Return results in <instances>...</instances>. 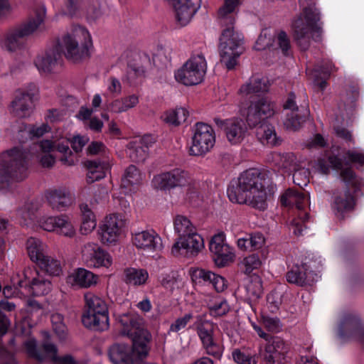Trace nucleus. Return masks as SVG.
<instances>
[{"mask_svg":"<svg viewBox=\"0 0 364 364\" xmlns=\"http://www.w3.org/2000/svg\"><path fill=\"white\" fill-rule=\"evenodd\" d=\"M118 321L122 326L121 333L132 341V348L124 344H114L109 350V356L114 364H140L149 355L151 335L146 329L143 319L123 314Z\"/></svg>","mask_w":364,"mask_h":364,"instance_id":"obj_1","label":"nucleus"},{"mask_svg":"<svg viewBox=\"0 0 364 364\" xmlns=\"http://www.w3.org/2000/svg\"><path fill=\"white\" fill-rule=\"evenodd\" d=\"M27 155L20 148L14 147L0 156V189L10 182L21 181L27 176Z\"/></svg>","mask_w":364,"mask_h":364,"instance_id":"obj_2","label":"nucleus"},{"mask_svg":"<svg viewBox=\"0 0 364 364\" xmlns=\"http://www.w3.org/2000/svg\"><path fill=\"white\" fill-rule=\"evenodd\" d=\"M46 16V9L38 7L33 16H30L27 20L8 30L3 41L4 47L9 52H14L24 46V41L33 35L43 23Z\"/></svg>","mask_w":364,"mask_h":364,"instance_id":"obj_3","label":"nucleus"},{"mask_svg":"<svg viewBox=\"0 0 364 364\" xmlns=\"http://www.w3.org/2000/svg\"><path fill=\"white\" fill-rule=\"evenodd\" d=\"M320 21V13L316 7V3L307 4L302 12L292 23L294 38L301 50H306L310 46L311 32L320 33L321 27L318 25Z\"/></svg>","mask_w":364,"mask_h":364,"instance_id":"obj_4","label":"nucleus"},{"mask_svg":"<svg viewBox=\"0 0 364 364\" xmlns=\"http://www.w3.org/2000/svg\"><path fill=\"white\" fill-rule=\"evenodd\" d=\"M92 41L89 32L80 26L75 27L63 38L62 48L65 58L74 63H79L90 58L89 49Z\"/></svg>","mask_w":364,"mask_h":364,"instance_id":"obj_5","label":"nucleus"},{"mask_svg":"<svg viewBox=\"0 0 364 364\" xmlns=\"http://www.w3.org/2000/svg\"><path fill=\"white\" fill-rule=\"evenodd\" d=\"M220 63L228 70H232L237 63V58L244 51L243 38L236 32L232 25L223 29L219 38Z\"/></svg>","mask_w":364,"mask_h":364,"instance_id":"obj_6","label":"nucleus"},{"mask_svg":"<svg viewBox=\"0 0 364 364\" xmlns=\"http://www.w3.org/2000/svg\"><path fill=\"white\" fill-rule=\"evenodd\" d=\"M85 299L87 309L82 316L84 326L97 331L107 330L109 318L108 309L105 301L91 292L85 294Z\"/></svg>","mask_w":364,"mask_h":364,"instance_id":"obj_7","label":"nucleus"},{"mask_svg":"<svg viewBox=\"0 0 364 364\" xmlns=\"http://www.w3.org/2000/svg\"><path fill=\"white\" fill-rule=\"evenodd\" d=\"M264 176L256 168H250L244 171L237 181L228 189L229 199L234 203L243 204L247 202V196L258 188H263Z\"/></svg>","mask_w":364,"mask_h":364,"instance_id":"obj_8","label":"nucleus"},{"mask_svg":"<svg viewBox=\"0 0 364 364\" xmlns=\"http://www.w3.org/2000/svg\"><path fill=\"white\" fill-rule=\"evenodd\" d=\"M207 69V63L202 54L193 55L175 75L176 80L185 85L200 83Z\"/></svg>","mask_w":364,"mask_h":364,"instance_id":"obj_9","label":"nucleus"},{"mask_svg":"<svg viewBox=\"0 0 364 364\" xmlns=\"http://www.w3.org/2000/svg\"><path fill=\"white\" fill-rule=\"evenodd\" d=\"M25 347L28 355L39 362L51 360L59 364H75L73 358L70 355L58 357L56 346L48 341H44L38 346L36 340L30 339L25 343Z\"/></svg>","mask_w":364,"mask_h":364,"instance_id":"obj_10","label":"nucleus"},{"mask_svg":"<svg viewBox=\"0 0 364 364\" xmlns=\"http://www.w3.org/2000/svg\"><path fill=\"white\" fill-rule=\"evenodd\" d=\"M274 114V104L267 97L250 101L246 114V122L250 128L259 127Z\"/></svg>","mask_w":364,"mask_h":364,"instance_id":"obj_11","label":"nucleus"},{"mask_svg":"<svg viewBox=\"0 0 364 364\" xmlns=\"http://www.w3.org/2000/svg\"><path fill=\"white\" fill-rule=\"evenodd\" d=\"M215 142L213 128L207 124L198 122L196 124L189 153L192 156L203 155L213 147Z\"/></svg>","mask_w":364,"mask_h":364,"instance_id":"obj_12","label":"nucleus"},{"mask_svg":"<svg viewBox=\"0 0 364 364\" xmlns=\"http://www.w3.org/2000/svg\"><path fill=\"white\" fill-rule=\"evenodd\" d=\"M196 325L206 353L219 360L222 356L223 348L214 341L215 325L212 322L205 320L203 316L197 317Z\"/></svg>","mask_w":364,"mask_h":364,"instance_id":"obj_13","label":"nucleus"},{"mask_svg":"<svg viewBox=\"0 0 364 364\" xmlns=\"http://www.w3.org/2000/svg\"><path fill=\"white\" fill-rule=\"evenodd\" d=\"M203 248V239L195 231L184 237H178L172 246L171 254L175 257L182 255L187 257H195Z\"/></svg>","mask_w":364,"mask_h":364,"instance_id":"obj_14","label":"nucleus"},{"mask_svg":"<svg viewBox=\"0 0 364 364\" xmlns=\"http://www.w3.org/2000/svg\"><path fill=\"white\" fill-rule=\"evenodd\" d=\"M287 347L282 339L274 337L264 348L259 350V356L265 364H286Z\"/></svg>","mask_w":364,"mask_h":364,"instance_id":"obj_15","label":"nucleus"},{"mask_svg":"<svg viewBox=\"0 0 364 364\" xmlns=\"http://www.w3.org/2000/svg\"><path fill=\"white\" fill-rule=\"evenodd\" d=\"M284 108L290 109L291 113L287 114V118L284 122L287 129L291 130H296L301 124L306 121L309 114L307 105L301 106L300 108L296 106L295 102V95L290 92Z\"/></svg>","mask_w":364,"mask_h":364,"instance_id":"obj_16","label":"nucleus"},{"mask_svg":"<svg viewBox=\"0 0 364 364\" xmlns=\"http://www.w3.org/2000/svg\"><path fill=\"white\" fill-rule=\"evenodd\" d=\"M218 127L223 129L228 140L233 144L240 143L247 133V128L245 122L240 118H232L226 120L215 119Z\"/></svg>","mask_w":364,"mask_h":364,"instance_id":"obj_17","label":"nucleus"},{"mask_svg":"<svg viewBox=\"0 0 364 364\" xmlns=\"http://www.w3.org/2000/svg\"><path fill=\"white\" fill-rule=\"evenodd\" d=\"M124 225L125 220L122 215L114 213L107 216L101 226L102 242L107 244L115 242Z\"/></svg>","mask_w":364,"mask_h":364,"instance_id":"obj_18","label":"nucleus"},{"mask_svg":"<svg viewBox=\"0 0 364 364\" xmlns=\"http://www.w3.org/2000/svg\"><path fill=\"white\" fill-rule=\"evenodd\" d=\"M209 249L213 255L214 262L218 267H225L234 259L235 255L229 245L224 242L223 234L215 235L212 237Z\"/></svg>","mask_w":364,"mask_h":364,"instance_id":"obj_19","label":"nucleus"},{"mask_svg":"<svg viewBox=\"0 0 364 364\" xmlns=\"http://www.w3.org/2000/svg\"><path fill=\"white\" fill-rule=\"evenodd\" d=\"M191 180L188 173L181 169H174L154 178L158 188L164 190L190 185Z\"/></svg>","mask_w":364,"mask_h":364,"instance_id":"obj_20","label":"nucleus"},{"mask_svg":"<svg viewBox=\"0 0 364 364\" xmlns=\"http://www.w3.org/2000/svg\"><path fill=\"white\" fill-rule=\"evenodd\" d=\"M40 226L46 231H58L60 234L71 237L75 234L70 218L65 215L48 217L40 220Z\"/></svg>","mask_w":364,"mask_h":364,"instance_id":"obj_21","label":"nucleus"},{"mask_svg":"<svg viewBox=\"0 0 364 364\" xmlns=\"http://www.w3.org/2000/svg\"><path fill=\"white\" fill-rule=\"evenodd\" d=\"M82 255L90 266L95 267H109L112 264L109 255L94 244L85 245L82 250Z\"/></svg>","mask_w":364,"mask_h":364,"instance_id":"obj_22","label":"nucleus"},{"mask_svg":"<svg viewBox=\"0 0 364 364\" xmlns=\"http://www.w3.org/2000/svg\"><path fill=\"white\" fill-rule=\"evenodd\" d=\"M32 105L33 95L28 92H18L11 104V112L15 116L23 118L30 115Z\"/></svg>","mask_w":364,"mask_h":364,"instance_id":"obj_23","label":"nucleus"},{"mask_svg":"<svg viewBox=\"0 0 364 364\" xmlns=\"http://www.w3.org/2000/svg\"><path fill=\"white\" fill-rule=\"evenodd\" d=\"M133 243L139 249L143 250H159L162 244L161 238L154 232L141 231L134 234Z\"/></svg>","mask_w":364,"mask_h":364,"instance_id":"obj_24","label":"nucleus"},{"mask_svg":"<svg viewBox=\"0 0 364 364\" xmlns=\"http://www.w3.org/2000/svg\"><path fill=\"white\" fill-rule=\"evenodd\" d=\"M61 55L58 47L47 50L42 56L38 57L36 65L38 68L45 73H50L58 64Z\"/></svg>","mask_w":364,"mask_h":364,"instance_id":"obj_25","label":"nucleus"},{"mask_svg":"<svg viewBox=\"0 0 364 364\" xmlns=\"http://www.w3.org/2000/svg\"><path fill=\"white\" fill-rule=\"evenodd\" d=\"M304 265H296L287 272L286 279L289 283L299 287L311 286L314 282L311 273H306Z\"/></svg>","mask_w":364,"mask_h":364,"instance_id":"obj_26","label":"nucleus"},{"mask_svg":"<svg viewBox=\"0 0 364 364\" xmlns=\"http://www.w3.org/2000/svg\"><path fill=\"white\" fill-rule=\"evenodd\" d=\"M334 206L337 213H339L340 219L344 218L343 213L352 211L355 206V198L350 193V190L338 193L334 197Z\"/></svg>","mask_w":364,"mask_h":364,"instance_id":"obj_27","label":"nucleus"},{"mask_svg":"<svg viewBox=\"0 0 364 364\" xmlns=\"http://www.w3.org/2000/svg\"><path fill=\"white\" fill-rule=\"evenodd\" d=\"M126 58L128 59L129 68L134 72L136 75H141L145 72L146 66L149 63V58L146 54L127 50L125 52Z\"/></svg>","mask_w":364,"mask_h":364,"instance_id":"obj_28","label":"nucleus"},{"mask_svg":"<svg viewBox=\"0 0 364 364\" xmlns=\"http://www.w3.org/2000/svg\"><path fill=\"white\" fill-rule=\"evenodd\" d=\"M46 198L52 209L59 211L64 210L71 203L69 193L60 189L48 191Z\"/></svg>","mask_w":364,"mask_h":364,"instance_id":"obj_29","label":"nucleus"},{"mask_svg":"<svg viewBox=\"0 0 364 364\" xmlns=\"http://www.w3.org/2000/svg\"><path fill=\"white\" fill-rule=\"evenodd\" d=\"M51 289L50 282L48 280L34 277L29 283L28 287H25L24 291H20L23 296H41L47 294Z\"/></svg>","mask_w":364,"mask_h":364,"instance_id":"obj_30","label":"nucleus"},{"mask_svg":"<svg viewBox=\"0 0 364 364\" xmlns=\"http://www.w3.org/2000/svg\"><path fill=\"white\" fill-rule=\"evenodd\" d=\"M288 160L290 161L289 164H284L285 168L294 171L293 181L294 183L298 186L303 188L309 183L310 171L308 168H296V164L295 161V156L293 154L287 156Z\"/></svg>","mask_w":364,"mask_h":364,"instance_id":"obj_31","label":"nucleus"},{"mask_svg":"<svg viewBox=\"0 0 364 364\" xmlns=\"http://www.w3.org/2000/svg\"><path fill=\"white\" fill-rule=\"evenodd\" d=\"M269 89L268 80L258 76L252 77L249 82L242 85L240 89V92L245 95L267 92Z\"/></svg>","mask_w":364,"mask_h":364,"instance_id":"obj_32","label":"nucleus"},{"mask_svg":"<svg viewBox=\"0 0 364 364\" xmlns=\"http://www.w3.org/2000/svg\"><path fill=\"white\" fill-rule=\"evenodd\" d=\"M26 245L31 259L36 264L48 255L46 245L37 238H29Z\"/></svg>","mask_w":364,"mask_h":364,"instance_id":"obj_33","label":"nucleus"},{"mask_svg":"<svg viewBox=\"0 0 364 364\" xmlns=\"http://www.w3.org/2000/svg\"><path fill=\"white\" fill-rule=\"evenodd\" d=\"M305 198L304 193L289 188L282 195L280 200L281 203L286 207L295 205L298 210H301L304 207Z\"/></svg>","mask_w":364,"mask_h":364,"instance_id":"obj_34","label":"nucleus"},{"mask_svg":"<svg viewBox=\"0 0 364 364\" xmlns=\"http://www.w3.org/2000/svg\"><path fill=\"white\" fill-rule=\"evenodd\" d=\"M124 275L125 283L134 286L144 284L149 278V274L146 269L133 267L126 268L124 270Z\"/></svg>","mask_w":364,"mask_h":364,"instance_id":"obj_35","label":"nucleus"},{"mask_svg":"<svg viewBox=\"0 0 364 364\" xmlns=\"http://www.w3.org/2000/svg\"><path fill=\"white\" fill-rule=\"evenodd\" d=\"M146 137L144 136L139 141H131L127 145V153L130 159L134 162H142L147 156V147H144V142Z\"/></svg>","mask_w":364,"mask_h":364,"instance_id":"obj_36","label":"nucleus"},{"mask_svg":"<svg viewBox=\"0 0 364 364\" xmlns=\"http://www.w3.org/2000/svg\"><path fill=\"white\" fill-rule=\"evenodd\" d=\"M73 282L82 288H88L97 283V277L92 272L83 269H77L70 277Z\"/></svg>","mask_w":364,"mask_h":364,"instance_id":"obj_37","label":"nucleus"},{"mask_svg":"<svg viewBox=\"0 0 364 364\" xmlns=\"http://www.w3.org/2000/svg\"><path fill=\"white\" fill-rule=\"evenodd\" d=\"M173 6L176 13V20L181 26L187 25L199 8L185 6L174 1H173Z\"/></svg>","mask_w":364,"mask_h":364,"instance_id":"obj_38","label":"nucleus"},{"mask_svg":"<svg viewBox=\"0 0 364 364\" xmlns=\"http://www.w3.org/2000/svg\"><path fill=\"white\" fill-rule=\"evenodd\" d=\"M82 225L80 230L83 234H87L94 230L96 227L95 216L91 208L86 203H82L80 205Z\"/></svg>","mask_w":364,"mask_h":364,"instance_id":"obj_39","label":"nucleus"},{"mask_svg":"<svg viewBox=\"0 0 364 364\" xmlns=\"http://www.w3.org/2000/svg\"><path fill=\"white\" fill-rule=\"evenodd\" d=\"M37 265L42 271L51 276H59L63 272L60 262L48 255L41 259Z\"/></svg>","mask_w":364,"mask_h":364,"instance_id":"obj_40","label":"nucleus"},{"mask_svg":"<svg viewBox=\"0 0 364 364\" xmlns=\"http://www.w3.org/2000/svg\"><path fill=\"white\" fill-rule=\"evenodd\" d=\"M258 189L259 190L252 192V194L248 195L247 202L244 203L248 204L255 209L264 210L267 207V193L265 191L264 185L263 188Z\"/></svg>","mask_w":364,"mask_h":364,"instance_id":"obj_41","label":"nucleus"},{"mask_svg":"<svg viewBox=\"0 0 364 364\" xmlns=\"http://www.w3.org/2000/svg\"><path fill=\"white\" fill-rule=\"evenodd\" d=\"M188 116V112L182 107L166 112L164 114V121L170 126L178 127L184 122Z\"/></svg>","mask_w":364,"mask_h":364,"instance_id":"obj_42","label":"nucleus"},{"mask_svg":"<svg viewBox=\"0 0 364 364\" xmlns=\"http://www.w3.org/2000/svg\"><path fill=\"white\" fill-rule=\"evenodd\" d=\"M138 102V96L132 95L114 100L110 105V109L114 112L121 113L135 107Z\"/></svg>","mask_w":364,"mask_h":364,"instance_id":"obj_43","label":"nucleus"},{"mask_svg":"<svg viewBox=\"0 0 364 364\" xmlns=\"http://www.w3.org/2000/svg\"><path fill=\"white\" fill-rule=\"evenodd\" d=\"M88 170L87 179L90 182L102 178L105 176L103 171L105 164L97 160H87L84 162Z\"/></svg>","mask_w":364,"mask_h":364,"instance_id":"obj_44","label":"nucleus"},{"mask_svg":"<svg viewBox=\"0 0 364 364\" xmlns=\"http://www.w3.org/2000/svg\"><path fill=\"white\" fill-rule=\"evenodd\" d=\"M239 4L240 0H225L223 6L219 9L218 12L219 18L224 21V23L232 25L235 22V18L232 17V14Z\"/></svg>","mask_w":364,"mask_h":364,"instance_id":"obj_45","label":"nucleus"},{"mask_svg":"<svg viewBox=\"0 0 364 364\" xmlns=\"http://www.w3.org/2000/svg\"><path fill=\"white\" fill-rule=\"evenodd\" d=\"M174 229L178 234L179 237H184L191 232L196 231V227L192 224L191 220L183 216L177 215L174 220Z\"/></svg>","mask_w":364,"mask_h":364,"instance_id":"obj_46","label":"nucleus"},{"mask_svg":"<svg viewBox=\"0 0 364 364\" xmlns=\"http://www.w3.org/2000/svg\"><path fill=\"white\" fill-rule=\"evenodd\" d=\"M141 180V174L138 168L130 165L125 170L124 174L122 178L121 187L130 188L132 186L138 184Z\"/></svg>","mask_w":364,"mask_h":364,"instance_id":"obj_47","label":"nucleus"},{"mask_svg":"<svg viewBox=\"0 0 364 364\" xmlns=\"http://www.w3.org/2000/svg\"><path fill=\"white\" fill-rule=\"evenodd\" d=\"M340 177L346 184V190L353 188L355 192L360 189L361 182L351 168L347 167L342 169L340 172Z\"/></svg>","mask_w":364,"mask_h":364,"instance_id":"obj_48","label":"nucleus"},{"mask_svg":"<svg viewBox=\"0 0 364 364\" xmlns=\"http://www.w3.org/2000/svg\"><path fill=\"white\" fill-rule=\"evenodd\" d=\"M257 134L262 140H265L267 144L276 145L277 144V138L276 136L274 127L269 124H264L258 127Z\"/></svg>","mask_w":364,"mask_h":364,"instance_id":"obj_49","label":"nucleus"},{"mask_svg":"<svg viewBox=\"0 0 364 364\" xmlns=\"http://www.w3.org/2000/svg\"><path fill=\"white\" fill-rule=\"evenodd\" d=\"M51 322L53 329L60 340H64L68 335V329L63 323V316L60 314H56L51 316Z\"/></svg>","mask_w":364,"mask_h":364,"instance_id":"obj_50","label":"nucleus"},{"mask_svg":"<svg viewBox=\"0 0 364 364\" xmlns=\"http://www.w3.org/2000/svg\"><path fill=\"white\" fill-rule=\"evenodd\" d=\"M39 208L40 205L37 202H28L18 210V214L25 221H33Z\"/></svg>","mask_w":364,"mask_h":364,"instance_id":"obj_51","label":"nucleus"},{"mask_svg":"<svg viewBox=\"0 0 364 364\" xmlns=\"http://www.w3.org/2000/svg\"><path fill=\"white\" fill-rule=\"evenodd\" d=\"M360 326V320L358 317L353 314H346L343 317L341 322V335L343 334V331H354L358 330Z\"/></svg>","mask_w":364,"mask_h":364,"instance_id":"obj_52","label":"nucleus"},{"mask_svg":"<svg viewBox=\"0 0 364 364\" xmlns=\"http://www.w3.org/2000/svg\"><path fill=\"white\" fill-rule=\"evenodd\" d=\"M242 265L244 267V272L249 274L254 269H258L262 265V262L257 254H252L244 258Z\"/></svg>","mask_w":364,"mask_h":364,"instance_id":"obj_53","label":"nucleus"},{"mask_svg":"<svg viewBox=\"0 0 364 364\" xmlns=\"http://www.w3.org/2000/svg\"><path fill=\"white\" fill-rule=\"evenodd\" d=\"M277 44L282 50L284 55H288L289 54V50L291 48L290 41L285 31H280L278 33L277 36Z\"/></svg>","mask_w":364,"mask_h":364,"instance_id":"obj_54","label":"nucleus"},{"mask_svg":"<svg viewBox=\"0 0 364 364\" xmlns=\"http://www.w3.org/2000/svg\"><path fill=\"white\" fill-rule=\"evenodd\" d=\"M210 314L213 316H221L229 311V306L225 301H220L209 306Z\"/></svg>","mask_w":364,"mask_h":364,"instance_id":"obj_55","label":"nucleus"},{"mask_svg":"<svg viewBox=\"0 0 364 364\" xmlns=\"http://www.w3.org/2000/svg\"><path fill=\"white\" fill-rule=\"evenodd\" d=\"M234 360L238 364H256V360L249 355H245L239 349H236L232 353Z\"/></svg>","mask_w":364,"mask_h":364,"instance_id":"obj_56","label":"nucleus"},{"mask_svg":"<svg viewBox=\"0 0 364 364\" xmlns=\"http://www.w3.org/2000/svg\"><path fill=\"white\" fill-rule=\"evenodd\" d=\"M190 182H191V180ZM188 186V188L186 193V200L192 205H198L201 199L197 189L194 186H191V183Z\"/></svg>","mask_w":364,"mask_h":364,"instance_id":"obj_57","label":"nucleus"},{"mask_svg":"<svg viewBox=\"0 0 364 364\" xmlns=\"http://www.w3.org/2000/svg\"><path fill=\"white\" fill-rule=\"evenodd\" d=\"M193 318L191 314H187L182 318H178L176 321L171 325L170 331L178 332L181 328L186 327L188 322Z\"/></svg>","mask_w":364,"mask_h":364,"instance_id":"obj_58","label":"nucleus"},{"mask_svg":"<svg viewBox=\"0 0 364 364\" xmlns=\"http://www.w3.org/2000/svg\"><path fill=\"white\" fill-rule=\"evenodd\" d=\"M334 68L335 67L331 61H323V64L318 65L314 70L318 75H323L326 77L330 75Z\"/></svg>","mask_w":364,"mask_h":364,"instance_id":"obj_59","label":"nucleus"},{"mask_svg":"<svg viewBox=\"0 0 364 364\" xmlns=\"http://www.w3.org/2000/svg\"><path fill=\"white\" fill-rule=\"evenodd\" d=\"M346 157L351 163H357L361 166L364 165V154L354 151H348L346 153Z\"/></svg>","mask_w":364,"mask_h":364,"instance_id":"obj_60","label":"nucleus"},{"mask_svg":"<svg viewBox=\"0 0 364 364\" xmlns=\"http://www.w3.org/2000/svg\"><path fill=\"white\" fill-rule=\"evenodd\" d=\"M88 142V139L80 136H76L73 138L71 140V146L72 148L74 149L75 151L79 152L81 151L83 146Z\"/></svg>","mask_w":364,"mask_h":364,"instance_id":"obj_61","label":"nucleus"},{"mask_svg":"<svg viewBox=\"0 0 364 364\" xmlns=\"http://www.w3.org/2000/svg\"><path fill=\"white\" fill-rule=\"evenodd\" d=\"M250 243L254 250L259 249L264 244V237L261 233H255L251 236Z\"/></svg>","mask_w":364,"mask_h":364,"instance_id":"obj_62","label":"nucleus"},{"mask_svg":"<svg viewBox=\"0 0 364 364\" xmlns=\"http://www.w3.org/2000/svg\"><path fill=\"white\" fill-rule=\"evenodd\" d=\"M215 274L203 269H200L196 271V276L202 279L205 282H209L211 284L213 283Z\"/></svg>","mask_w":364,"mask_h":364,"instance_id":"obj_63","label":"nucleus"},{"mask_svg":"<svg viewBox=\"0 0 364 364\" xmlns=\"http://www.w3.org/2000/svg\"><path fill=\"white\" fill-rule=\"evenodd\" d=\"M337 136L344 139L346 141H352L353 137L350 132L344 127H336L334 128Z\"/></svg>","mask_w":364,"mask_h":364,"instance_id":"obj_64","label":"nucleus"}]
</instances>
